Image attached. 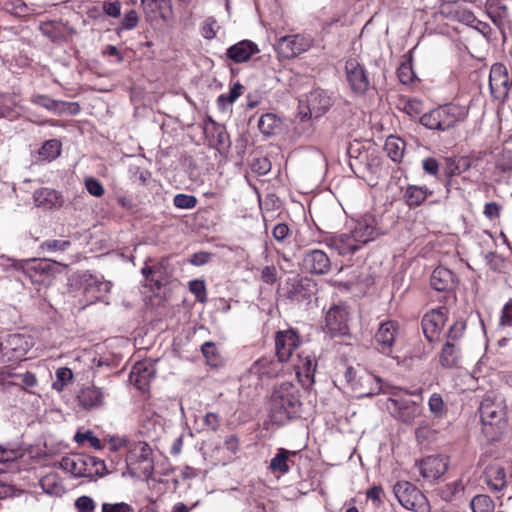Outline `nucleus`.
Returning <instances> with one entry per match:
<instances>
[{
  "label": "nucleus",
  "mask_w": 512,
  "mask_h": 512,
  "mask_svg": "<svg viewBox=\"0 0 512 512\" xmlns=\"http://www.w3.org/2000/svg\"><path fill=\"white\" fill-rule=\"evenodd\" d=\"M301 406L298 387L291 382H283L271 394L270 418L273 423L283 425L299 415Z\"/></svg>",
  "instance_id": "1"
},
{
  "label": "nucleus",
  "mask_w": 512,
  "mask_h": 512,
  "mask_svg": "<svg viewBox=\"0 0 512 512\" xmlns=\"http://www.w3.org/2000/svg\"><path fill=\"white\" fill-rule=\"evenodd\" d=\"M421 390L408 392L400 388H391L386 401V409L396 420L413 425L415 420L422 415L423 408L420 403L410 399L411 395H420Z\"/></svg>",
  "instance_id": "2"
},
{
  "label": "nucleus",
  "mask_w": 512,
  "mask_h": 512,
  "mask_svg": "<svg viewBox=\"0 0 512 512\" xmlns=\"http://www.w3.org/2000/svg\"><path fill=\"white\" fill-rule=\"evenodd\" d=\"M467 117V110L458 104H445L438 106L422 115L420 122L431 130L448 131Z\"/></svg>",
  "instance_id": "3"
},
{
  "label": "nucleus",
  "mask_w": 512,
  "mask_h": 512,
  "mask_svg": "<svg viewBox=\"0 0 512 512\" xmlns=\"http://www.w3.org/2000/svg\"><path fill=\"white\" fill-rule=\"evenodd\" d=\"M59 467L74 477L103 476L105 474V463L96 457L85 454H70L59 462Z\"/></svg>",
  "instance_id": "4"
},
{
  "label": "nucleus",
  "mask_w": 512,
  "mask_h": 512,
  "mask_svg": "<svg viewBox=\"0 0 512 512\" xmlns=\"http://www.w3.org/2000/svg\"><path fill=\"white\" fill-rule=\"evenodd\" d=\"M398 502L407 510L429 512L430 505L425 495L410 482H398L393 488Z\"/></svg>",
  "instance_id": "5"
},
{
  "label": "nucleus",
  "mask_w": 512,
  "mask_h": 512,
  "mask_svg": "<svg viewBox=\"0 0 512 512\" xmlns=\"http://www.w3.org/2000/svg\"><path fill=\"white\" fill-rule=\"evenodd\" d=\"M126 462L131 473L149 477L154 470L151 447L141 441L134 443L129 449Z\"/></svg>",
  "instance_id": "6"
},
{
  "label": "nucleus",
  "mask_w": 512,
  "mask_h": 512,
  "mask_svg": "<svg viewBox=\"0 0 512 512\" xmlns=\"http://www.w3.org/2000/svg\"><path fill=\"white\" fill-rule=\"evenodd\" d=\"M346 378L347 381L350 382L352 389L359 397H369L380 392L389 394L391 391V388L383 387L380 378L368 372H362L357 375L356 371L352 367L347 369Z\"/></svg>",
  "instance_id": "7"
},
{
  "label": "nucleus",
  "mask_w": 512,
  "mask_h": 512,
  "mask_svg": "<svg viewBox=\"0 0 512 512\" xmlns=\"http://www.w3.org/2000/svg\"><path fill=\"white\" fill-rule=\"evenodd\" d=\"M34 346V339L26 334H10L0 342V353L7 361H17L25 358Z\"/></svg>",
  "instance_id": "8"
},
{
  "label": "nucleus",
  "mask_w": 512,
  "mask_h": 512,
  "mask_svg": "<svg viewBox=\"0 0 512 512\" xmlns=\"http://www.w3.org/2000/svg\"><path fill=\"white\" fill-rule=\"evenodd\" d=\"M312 46V39L304 34H292L280 37L276 44V52L281 59H293L308 51Z\"/></svg>",
  "instance_id": "9"
},
{
  "label": "nucleus",
  "mask_w": 512,
  "mask_h": 512,
  "mask_svg": "<svg viewBox=\"0 0 512 512\" xmlns=\"http://www.w3.org/2000/svg\"><path fill=\"white\" fill-rule=\"evenodd\" d=\"M400 334L401 329L397 321L386 320L382 322L374 335L376 350L383 355L390 356Z\"/></svg>",
  "instance_id": "10"
},
{
  "label": "nucleus",
  "mask_w": 512,
  "mask_h": 512,
  "mask_svg": "<svg viewBox=\"0 0 512 512\" xmlns=\"http://www.w3.org/2000/svg\"><path fill=\"white\" fill-rule=\"evenodd\" d=\"M346 80L351 90L357 95H364L370 81L365 66L357 58H349L345 63Z\"/></svg>",
  "instance_id": "11"
},
{
  "label": "nucleus",
  "mask_w": 512,
  "mask_h": 512,
  "mask_svg": "<svg viewBox=\"0 0 512 512\" xmlns=\"http://www.w3.org/2000/svg\"><path fill=\"white\" fill-rule=\"evenodd\" d=\"M479 414L484 430L488 427L501 429L505 423V410L501 403H496L490 398H485L479 406Z\"/></svg>",
  "instance_id": "12"
},
{
  "label": "nucleus",
  "mask_w": 512,
  "mask_h": 512,
  "mask_svg": "<svg viewBox=\"0 0 512 512\" xmlns=\"http://www.w3.org/2000/svg\"><path fill=\"white\" fill-rule=\"evenodd\" d=\"M511 86L512 82L509 79L507 68L501 63L492 65L489 75V87L492 95L505 101Z\"/></svg>",
  "instance_id": "13"
},
{
  "label": "nucleus",
  "mask_w": 512,
  "mask_h": 512,
  "mask_svg": "<svg viewBox=\"0 0 512 512\" xmlns=\"http://www.w3.org/2000/svg\"><path fill=\"white\" fill-rule=\"evenodd\" d=\"M299 345V336L293 329L278 331L275 336V350L279 362H287Z\"/></svg>",
  "instance_id": "14"
},
{
  "label": "nucleus",
  "mask_w": 512,
  "mask_h": 512,
  "mask_svg": "<svg viewBox=\"0 0 512 512\" xmlns=\"http://www.w3.org/2000/svg\"><path fill=\"white\" fill-rule=\"evenodd\" d=\"M349 313L347 306H331L325 314V327L332 335L345 334L348 330Z\"/></svg>",
  "instance_id": "15"
},
{
  "label": "nucleus",
  "mask_w": 512,
  "mask_h": 512,
  "mask_svg": "<svg viewBox=\"0 0 512 512\" xmlns=\"http://www.w3.org/2000/svg\"><path fill=\"white\" fill-rule=\"evenodd\" d=\"M447 320V310L442 307L433 309L427 313L422 319V328L425 337L429 342H434L439 339Z\"/></svg>",
  "instance_id": "16"
},
{
  "label": "nucleus",
  "mask_w": 512,
  "mask_h": 512,
  "mask_svg": "<svg viewBox=\"0 0 512 512\" xmlns=\"http://www.w3.org/2000/svg\"><path fill=\"white\" fill-rule=\"evenodd\" d=\"M351 233L357 239L360 246H362L367 242L376 239L381 232L377 226L375 217L367 214L356 222Z\"/></svg>",
  "instance_id": "17"
},
{
  "label": "nucleus",
  "mask_w": 512,
  "mask_h": 512,
  "mask_svg": "<svg viewBox=\"0 0 512 512\" xmlns=\"http://www.w3.org/2000/svg\"><path fill=\"white\" fill-rule=\"evenodd\" d=\"M315 294V283L307 278L287 282V298L296 302L309 301Z\"/></svg>",
  "instance_id": "18"
},
{
  "label": "nucleus",
  "mask_w": 512,
  "mask_h": 512,
  "mask_svg": "<svg viewBox=\"0 0 512 512\" xmlns=\"http://www.w3.org/2000/svg\"><path fill=\"white\" fill-rule=\"evenodd\" d=\"M448 469V458L442 455L428 456L419 464L420 474L428 480L440 478Z\"/></svg>",
  "instance_id": "19"
},
{
  "label": "nucleus",
  "mask_w": 512,
  "mask_h": 512,
  "mask_svg": "<svg viewBox=\"0 0 512 512\" xmlns=\"http://www.w3.org/2000/svg\"><path fill=\"white\" fill-rule=\"evenodd\" d=\"M105 394L94 385L83 386L77 395V402L84 410H94L104 404Z\"/></svg>",
  "instance_id": "20"
},
{
  "label": "nucleus",
  "mask_w": 512,
  "mask_h": 512,
  "mask_svg": "<svg viewBox=\"0 0 512 512\" xmlns=\"http://www.w3.org/2000/svg\"><path fill=\"white\" fill-rule=\"evenodd\" d=\"M56 262L49 260H32L26 271L34 282H49L56 274Z\"/></svg>",
  "instance_id": "21"
},
{
  "label": "nucleus",
  "mask_w": 512,
  "mask_h": 512,
  "mask_svg": "<svg viewBox=\"0 0 512 512\" xmlns=\"http://www.w3.org/2000/svg\"><path fill=\"white\" fill-rule=\"evenodd\" d=\"M305 269L313 274H326L330 270V259L327 254L318 249L308 251L303 259Z\"/></svg>",
  "instance_id": "22"
},
{
  "label": "nucleus",
  "mask_w": 512,
  "mask_h": 512,
  "mask_svg": "<svg viewBox=\"0 0 512 512\" xmlns=\"http://www.w3.org/2000/svg\"><path fill=\"white\" fill-rule=\"evenodd\" d=\"M328 246L341 256H350L361 248L352 233L332 236L328 240Z\"/></svg>",
  "instance_id": "23"
},
{
  "label": "nucleus",
  "mask_w": 512,
  "mask_h": 512,
  "mask_svg": "<svg viewBox=\"0 0 512 512\" xmlns=\"http://www.w3.org/2000/svg\"><path fill=\"white\" fill-rule=\"evenodd\" d=\"M259 53L256 43L250 40H242L229 47L226 55L235 63L247 62L253 55Z\"/></svg>",
  "instance_id": "24"
},
{
  "label": "nucleus",
  "mask_w": 512,
  "mask_h": 512,
  "mask_svg": "<svg viewBox=\"0 0 512 512\" xmlns=\"http://www.w3.org/2000/svg\"><path fill=\"white\" fill-rule=\"evenodd\" d=\"M331 98L323 90H314L307 96V107L311 117L322 116L331 106Z\"/></svg>",
  "instance_id": "25"
},
{
  "label": "nucleus",
  "mask_w": 512,
  "mask_h": 512,
  "mask_svg": "<svg viewBox=\"0 0 512 512\" xmlns=\"http://www.w3.org/2000/svg\"><path fill=\"white\" fill-rule=\"evenodd\" d=\"M484 478L489 489L494 492L504 490L508 484L505 470L498 464H491L486 467Z\"/></svg>",
  "instance_id": "26"
},
{
  "label": "nucleus",
  "mask_w": 512,
  "mask_h": 512,
  "mask_svg": "<svg viewBox=\"0 0 512 512\" xmlns=\"http://www.w3.org/2000/svg\"><path fill=\"white\" fill-rule=\"evenodd\" d=\"M430 285L436 291L449 292L455 286L454 275L445 267H436L431 274Z\"/></svg>",
  "instance_id": "27"
},
{
  "label": "nucleus",
  "mask_w": 512,
  "mask_h": 512,
  "mask_svg": "<svg viewBox=\"0 0 512 512\" xmlns=\"http://www.w3.org/2000/svg\"><path fill=\"white\" fill-rule=\"evenodd\" d=\"M280 363L281 362H279V360L274 361L270 358H261L253 363L250 368V372L258 376L259 379L275 378L281 372Z\"/></svg>",
  "instance_id": "28"
},
{
  "label": "nucleus",
  "mask_w": 512,
  "mask_h": 512,
  "mask_svg": "<svg viewBox=\"0 0 512 512\" xmlns=\"http://www.w3.org/2000/svg\"><path fill=\"white\" fill-rule=\"evenodd\" d=\"M294 369L300 381H304L303 378H305L307 382L312 383L314 381L313 377L316 369V361L310 354L301 352L297 355Z\"/></svg>",
  "instance_id": "29"
},
{
  "label": "nucleus",
  "mask_w": 512,
  "mask_h": 512,
  "mask_svg": "<svg viewBox=\"0 0 512 512\" xmlns=\"http://www.w3.org/2000/svg\"><path fill=\"white\" fill-rule=\"evenodd\" d=\"M40 486L46 494L55 497H61L66 492L61 477L55 472L45 474L40 479Z\"/></svg>",
  "instance_id": "30"
},
{
  "label": "nucleus",
  "mask_w": 512,
  "mask_h": 512,
  "mask_svg": "<svg viewBox=\"0 0 512 512\" xmlns=\"http://www.w3.org/2000/svg\"><path fill=\"white\" fill-rule=\"evenodd\" d=\"M461 359V348L459 343L446 341L441 353L440 364L446 368H452L459 364Z\"/></svg>",
  "instance_id": "31"
},
{
  "label": "nucleus",
  "mask_w": 512,
  "mask_h": 512,
  "mask_svg": "<svg viewBox=\"0 0 512 512\" xmlns=\"http://www.w3.org/2000/svg\"><path fill=\"white\" fill-rule=\"evenodd\" d=\"M111 289V283L102 281L94 276H89L85 280L84 292L91 299L99 300L109 293Z\"/></svg>",
  "instance_id": "32"
},
{
  "label": "nucleus",
  "mask_w": 512,
  "mask_h": 512,
  "mask_svg": "<svg viewBox=\"0 0 512 512\" xmlns=\"http://www.w3.org/2000/svg\"><path fill=\"white\" fill-rule=\"evenodd\" d=\"M295 455V451L279 448L275 456L270 460L269 469L272 472L288 473L290 470V457Z\"/></svg>",
  "instance_id": "33"
},
{
  "label": "nucleus",
  "mask_w": 512,
  "mask_h": 512,
  "mask_svg": "<svg viewBox=\"0 0 512 512\" xmlns=\"http://www.w3.org/2000/svg\"><path fill=\"white\" fill-rule=\"evenodd\" d=\"M432 192L425 186L410 185L404 192L405 203L409 207H416L421 205Z\"/></svg>",
  "instance_id": "34"
},
{
  "label": "nucleus",
  "mask_w": 512,
  "mask_h": 512,
  "mask_svg": "<svg viewBox=\"0 0 512 512\" xmlns=\"http://www.w3.org/2000/svg\"><path fill=\"white\" fill-rule=\"evenodd\" d=\"M471 167V162L467 157H454L445 159V174L451 178L466 172Z\"/></svg>",
  "instance_id": "35"
},
{
  "label": "nucleus",
  "mask_w": 512,
  "mask_h": 512,
  "mask_svg": "<svg viewBox=\"0 0 512 512\" xmlns=\"http://www.w3.org/2000/svg\"><path fill=\"white\" fill-rule=\"evenodd\" d=\"M33 199L36 206L44 208H51L59 203L58 193L49 188L36 190Z\"/></svg>",
  "instance_id": "36"
},
{
  "label": "nucleus",
  "mask_w": 512,
  "mask_h": 512,
  "mask_svg": "<svg viewBox=\"0 0 512 512\" xmlns=\"http://www.w3.org/2000/svg\"><path fill=\"white\" fill-rule=\"evenodd\" d=\"M384 149L392 161L400 162L404 155L405 143L398 137L390 136L386 139Z\"/></svg>",
  "instance_id": "37"
},
{
  "label": "nucleus",
  "mask_w": 512,
  "mask_h": 512,
  "mask_svg": "<svg viewBox=\"0 0 512 512\" xmlns=\"http://www.w3.org/2000/svg\"><path fill=\"white\" fill-rule=\"evenodd\" d=\"M61 152V143L58 140L52 139L46 141L39 149V158L43 161H52L56 159Z\"/></svg>",
  "instance_id": "38"
},
{
  "label": "nucleus",
  "mask_w": 512,
  "mask_h": 512,
  "mask_svg": "<svg viewBox=\"0 0 512 512\" xmlns=\"http://www.w3.org/2000/svg\"><path fill=\"white\" fill-rule=\"evenodd\" d=\"M26 450L17 445H0V463L14 462L25 455Z\"/></svg>",
  "instance_id": "39"
},
{
  "label": "nucleus",
  "mask_w": 512,
  "mask_h": 512,
  "mask_svg": "<svg viewBox=\"0 0 512 512\" xmlns=\"http://www.w3.org/2000/svg\"><path fill=\"white\" fill-rule=\"evenodd\" d=\"M56 380L52 383V388L58 392L64 390L73 381V372L67 367H60L56 370Z\"/></svg>",
  "instance_id": "40"
},
{
  "label": "nucleus",
  "mask_w": 512,
  "mask_h": 512,
  "mask_svg": "<svg viewBox=\"0 0 512 512\" xmlns=\"http://www.w3.org/2000/svg\"><path fill=\"white\" fill-rule=\"evenodd\" d=\"M470 506L473 512H493L494 501L488 495H476L472 498Z\"/></svg>",
  "instance_id": "41"
},
{
  "label": "nucleus",
  "mask_w": 512,
  "mask_h": 512,
  "mask_svg": "<svg viewBox=\"0 0 512 512\" xmlns=\"http://www.w3.org/2000/svg\"><path fill=\"white\" fill-rule=\"evenodd\" d=\"M243 85L240 83H235L230 88L229 92L227 94H221L217 98V102L219 106L222 108H225L227 105L233 104L243 93Z\"/></svg>",
  "instance_id": "42"
},
{
  "label": "nucleus",
  "mask_w": 512,
  "mask_h": 512,
  "mask_svg": "<svg viewBox=\"0 0 512 512\" xmlns=\"http://www.w3.org/2000/svg\"><path fill=\"white\" fill-rule=\"evenodd\" d=\"M279 126V121L274 114L268 113L260 117L258 121L259 130L264 135H271L275 133L276 128Z\"/></svg>",
  "instance_id": "43"
},
{
  "label": "nucleus",
  "mask_w": 512,
  "mask_h": 512,
  "mask_svg": "<svg viewBox=\"0 0 512 512\" xmlns=\"http://www.w3.org/2000/svg\"><path fill=\"white\" fill-rule=\"evenodd\" d=\"M429 411L435 418H443L446 414V406L443 398L438 393H433L428 401Z\"/></svg>",
  "instance_id": "44"
},
{
  "label": "nucleus",
  "mask_w": 512,
  "mask_h": 512,
  "mask_svg": "<svg viewBox=\"0 0 512 512\" xmlns=\"http://www.w3.org/2000/svg\"><path fill=\"white\" fill-rule=\"evenodd\" d=\"M151 377L152 373L143 364H136L131 372V379H134L139 389H143Z\"/></svg>",
  "instance_id": "45"
},
{
  "label": "nucleus",
  "mask_w": 512,
  "mask_h": 512,
  "mask_svg": "<svg viewBox=\"0 0 512 512\" xmlns=\"http://www.w3.org/2000/svg\"><path fill=\"white\" fill-rule=\"evenodd\" d=\"M31 102L52 112H56L59 109V106L62 104L61 101L54 100L46 95L41 94L33 95L31 97Z\"/></svg>",
  "instance_id": "46"
},
{
  "label": "nucleus",
  "mask_w": 512,
  "mask_h": 512,
  "mask_svg": "<svg viewBox=\"0 0 512 512\" xmlns=\"http://www.w3.org/2000/svg\"><path fill=\"white\" fill-rule=\"evenodd\" d=\"M189 291L196 297L197 301L201 303L207 301L206 286L203 280H191L189 282Z\"/></svg>",
  "instance_id": "47"
},
{
  "label": "nucleus",
  "mask_w": 512,
  "mask_h": 512,
  "mask_svg": "<svg viewBox=\"0 0 512 512\" xmlns=\"http://www.w3.org/2000/svg\"><path fill=\"white\" fill-rule=\"evenodd\" d=\"M74 440L78 443V444H82L84 443L85 441H88L90 446L93 447L94 449L96 450H100L102 448V445H101V441L98 437H96L92 431L90 430H87V431H84V432H80L78 431L75 436H74Z\"/></svg>",
  "instance_id": "48"
},
{
  "label": "nucleus",
  "mask_w": 512,
  "mask_h": 512,
  "mask_svg": "<svg viewBox=\"0 0 512 512\" xmlns=\"http://www.w3.org/2000/svg\"><path fill=\"white\" fill-rule=\"evenodd\" d=\"M201 351L210 365L216 366L218 364L219 354L214 343L205 342L201 347Z\"/></svg>",
  "instance_id": "49"
},
{
  "label": "nucleus",
  "mask_w": 512,
  "mask_h": 512,
  "mask_svg": "<svg viewBox=\"0 0 512 512\" xmlns=\"http://www.w3.org/2000/svg\"><path fill=\"white\" fill-rule=\"evenodd\" d=\"M173 203L179 209H192L197 205V199L193 195L177 194Z\"/></svg>",
  "instance_id": "50"
},
{
  "label": "nucleus",
  "mask_w": 512,
  "mask_h": 512,
  "mask_svg": "<svg viewBox=\"0 0 512 512\" xmlns=\"http://www.w3.org/2000/svg\"><path fill=\"white\" fill-rule=\"evenodd\" d=\"M487 264L489 265L490 269L496 272H503L506 269V261L505 259L493 252H490L485 257Z\"/></svg>",
  "instance_id": "51"
},
{
  "label": "nucleus",
  "mask_w": 512,
  "mask_h": 512,
  "mask_svg": "<svg viewBox=\"0 0 512 512\" xmlns=\"http://www.w3.org/2000/svg\"><path fill=\"white\" fill-rule=\"evenodd\" d=\"M74 507L78 512H94L96 503L90 496L83 495L75 500Z\"/></svg>",
  "instance_id": "52"
},
{
  "label": "nucleus",
  "mask_w": 512,
  "mask_h": 512,
  "mask_svg": "<svg viewBox=\"0 0 512 512\" xmlns=\"http://www.w3.org/2000/svg\"><path fill=\"white\" fill-rule=\"evenodd\" d=\"M466 325L463 321H456L450 328L447 334V341L459 343L462 338Z\"/></svg>",
  "instance_id": "53"
},
{
  "label": "nucleus",
  "mask_w": 512,
  "mask_h": 512,
  "mask_svg": "<svg viewBox=\"0 0 512 512\" xmlns=\"http://www.w3.org/2000/svg\"><path fill=\"white\" fill-rule=\"evenodd\" d=\"M70 246L68 240H47L40 245V248L44 251H64Z\"/></svg>",
  "instance_id": "54"
},
{
  "label": "nucleus",
  "mask_w": 512,
  "mask_h": 512,
  "mask_svg": "<svg viewBox=\"0 0 512 512\" xmlns=\"http://www.w3.org/2000/svg\"><path fill=\"white\" fill-rule=\"evenodd\" d=\"M11 386H18L16 373L9 370L0 371V390L5 391Z\"/></svg>",
  "instance_id": "55"
},
{
  "label": "nucleus",
  "mask_w": 512,
  "mask_h": 512,
  "mask_svg": "<svg viewBox=\"0 0 512 512\" xmlns=\"http://www.w3.org/2000/svg\"><path fill=\"white\" fill-rule=\"evenodd\" d=\"M217 29L218 26L216 20L213 18H208L204 21L201 27V34L205 39L211 40L216 37Z\"/></svg>",
  "instance_id": "56"
},
{
  "label": "nucleus",
  "mask_w": 512,
  "mask_h": 512,
  "mask_svg": "<svg viewBox=\"0 0 512 512\" xmlns=\"http://www.w3.org/2000/svg\"><path fill=\"white\" fill-rule=\"evenodd\" d=\"M101 512H134V509L130 504L125 502H105L102 504Z\"/></svg>",
  "instance_id": "57"
},
{
  "label": "nucleus",
  "mask_w": 512,
  "mask_h": 512,
  "mask_svg": "<svg viewBox=\"0 0 512 512\" xmlns=\"http://www.w3.org/2000/svg\"><path fill=\"white\" fill-rule=\"evenodd\" d=\"M138 22V13L134 9H131L124 14V18L121 21V28L124 30H132L137 27Z\"/></svg>",
  "instance_id": "58"
},
{
  "label": "nucleus",
  "mask_w": 512,
  "mask_h": 512,
  "mask_svg": "<svg viewBox=\"0 0 512 512\" xmlns=\"http://www.w3.org/2000/svg\"><path fill=\"white\" fill-rule=\"evenodd\" d=\"M397 75L401 83L409 84L413 81L414 73L409 63H402L397 70Z\"/></svg>",
  "instance_id": "59"
},
{
  "label": "nucleus",
  "mask_w": 512,
  "mask_h": 512,
  "mask_svg": "<svg viewBox=\"0 0 512 512\" xmlns=\"http://www.w3.org/2000/svg\"><path fill=\"white\" fill-rule=\"evenodd\" d=\"M85 187L87 191L95 196V197H101L104 195V187L101 184V182L95 178H88L85 180Z\"/></svg>",
  "instance_id": "60"
},
{
  "label": "nucleus",
  "mask_w": 512,
  "mask_h": 512,
  "mask_svg": "<svg viewBox=\"0 0 512 512\" xmlns=\"http://www.w3.org/2000/svg\"><path fill=\"white\" fill-rule=\"evenodd\" d=\"M16 380L18 381V386L23 388L34 387L38 383L36 375L29 371L23 374L16 373Z\"/></svg>",
  "instance_id": "61"
},
{
  "label": "nucleus",
  "mask_w": 512,
  "mask_h": 512,
  "mask_svg": "<svg viewBox=\"0 0 512 512\" xmlns=\"http://www.w3.org/2000/svg\"><path fill=\"white\" fill-rule=\"evenodd\" d=\"M203 426L207 431H216L220 426V418L213 412L207 413L203 418Z\"/></svg>",
  "instance_id": "62"
},
{
  "label": "nucleus",
  "mask_w": 512,
  "mask_h": 512,
  "mask_svg": "<svg viewBox=\"0 0 512 512\" xmlns=\"http://www.w3.org/2000/svg\"><path fill=\"white\" fill-rule=\"evenodd\" d=\"M499 325L502 327L512 326V301L507 302L501 311Z\"/></svg>",
  "instance_id": "63"
},
{
  "label": "nucleus",
  "mask_w": 512,
  "mask_h": 512,
  "mask_svg": "<svg viewBox=\"0 0 512 512\" xmlns=\"http://www.w3.org/2000/svg\"><path fill=\"white\" fill-rule=\"evenodd\" d=\"M496 167L500 169L502 172H507L512 170V152L506 151L503 152L500 159L497 161Z\"/></svg>",
  "instance_id": "64"
}]
</instances>
